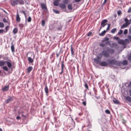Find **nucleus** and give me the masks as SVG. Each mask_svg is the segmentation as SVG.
Masks as SVG:
<instances>
[{
  "instance_id": "1",
  "label": "nucleus",
  "mask_w": 131,
  "mask_h": 131,
  "mask_svg": "<svg viewBox=\"0 0 131 131\" xmlns=\"http://www.w3.org/2000/svg\"><path fill=\"white\" fill-rule=\"evenodd\" d=\"M107 61L108 63L105 61H103L100 63V65L102 66H106L109 64H115L116 66H119L121 64V62H118L115 60V59H112V60H107Z\"/></svg>"
},
{
  "instance_id": "2",
  "label": "nucleus",
  "mask_w": 131,
  "mask_h": 131,
  "mask_svg": "<svg viewBox=\"0 0 131 131\" xmlns=\"http://www.w3.org/2000/svg\"><path fill=\"white\" fill-rule=\"evenodd\" d=\"M114 52V49L108 47L106 50H104L102 51L103 56L106 57H108L110 54H112Z\"/></svg>"
},
{
  "instance_id": "3",
  "label": "nucleus",
  "mask_w": 131,
  "mask_h": 131,
  "mask_svg": "<svg viewBox=\"0 0 131 131\" xmlns=\"http://www.w3.org/2000/svg\"><path fill=\"white\" fill-rule=\"evenodd\" d=\"M107 22V19H105L103 20L101 23V26L100 27V28L99 30H100L102 28V27H104L107 24L106 23Z\"/></svg>"
},
{
  "instance_id": "4",
  "label": "nucleus",
  "mask_w": 131,
  "mask_h": 131,
  "mask_svg": "<svg viewBox=\"0 0 131 131\" xmlns=\"http://www.w3.org/2000/svg\"><path fill=\"white\" fill-rule=\"evenodd\" d=\"M128 17H131V15H130L128 16ZM124 21L125 23L127 24V25H129L131 23V18L129 20H128L127 18H125L124 19Z\"/></svg>"
},
{
  "instance_id": "5",
  "label": "nucleus",
  "mask_w": 131,
  "mask_h": 131,
  "mask_svg": "<svg viewBox=\"0 0 131 131\" xmlns=\"http://www.w3.org/2000/svg\"><path fill=\"white\" fill-rule=\"evenodd\" d=\"M13 100V98L12 97L9 96L8 98V99L6 100L5 102L6 103H9L11 101Z\"/></svg>"
},
{
  "instance_id": "6",
  "label": "nucleus",
  "mask_w": 131,
  "mask_h": 131,
  "mask_svg": "<svg viewBox=\"0 0 131 131\" xmlns=\"http://www.w3.org/2000/svg\"><path fill=\"white\" fill-rule=\"evenodd\" d=\"M41 6L42 9L43 10H47V6L44 3H41Z\"/></svg>"
},
{
  "instance_id": "7",
  "label": "nucleus",
  "mask_w": 131,
  "mask_h": 131,
  "mask_svg": "<svg viewBox=\"0 0 131 131\" xmlns=\"http://www.w3.org/2000/svg\"><path fill=\"white\" fill-rule=\"evenodd\" d=\"M103 56V55L102 52L101 53H99L98 54L97 58L99 59H101L102 58Z\"/></svg>"
},
{
  "instance_id": "8",
  "label": "nucleus",
  "mask_w": 131,
  "mask_h": 131,
  "mask_svg": "<svg viewBox=\"0 0 131 131\" xmlns=\"http://www.w3.org/2000/svg\"><path fill=\"white\" fill-rule=\"evenodd\" d=\"M33 69V68L31 66L29 67L27 69V71L26 72L29 73Z\"/></svg>"
},
{
  "instance_id": "9",
  "label": "nucleus",
  "mask_w": 131,
  "mask_h": 131,
  "mask_svg": "<svg viewBox=\"0 0 131 131\" xmlns=\"http://www.w3.org/2000/svg\"><path fill=\"white\" fill-rule=\"evenodd\" d=\"M118 43L120 44L124 45H125V43L124 41L122 40H120L118 41Z\"/></svg>"
},
{
  "instance_id": "10",
  "label": "nucleus",
  "mask_w": 131,
  "mask_h": 131,
  "mask_svg": "<svg viewBox=\"0 0 131 131\" xmlns=\"http://www.w3.org/2000/svg\"><path fill=\"white\" fill-rule=\"evenodd\" d=\"M118 62H121V64L119 66H120L122 64L124 65H126L128 63L127 61L126 60H124L122 62H121L120 61H118Z\"/></svg>"
},
{
  "instance_id": "11",
  "label": "nucleus",
  "mask_w": 131,
  "mask_h": 131,
  "mask_svg": "<svg viewBox=\"0 0 131 131\" xmlns=\"http://www.w3.org/2000/svg\"><path fill=\"white\" fill-rule=\"evenodd\" d=\"M59 7L62 9L65 8L66 7V6L63 3H61L59 5Z\"/></svg>"
},
{
  "instance_id": "12",
  "label": "nucleus",
  "mask_w": 131,
  "mask_h": 131,
  "mask_svg": "<svg viewBox=\"0 0 131 131\" xmlns=\"http://www.w3.org/2000/svg\"><path fill=\"white\" fill-rule=\"evenodd\" d=\"M45 91L46 93V95L47 96H48V89L47 85L45 86Z\"/></svg>"
},
{
  "instance_id": "13",
  "label": "nucleus",
  "mask_w": 131,
  "mask_h": 131,
  "mask_svg": "<svg viewBox=\"0 0 131 131\" xmlns=\"http://www.w3.org/2000/svg\"><path fill=\"white\" fill-rule=\"evenodd\" d=\"M9 88V85L6 86H4L3 88H2V90L3 91H7L8 89Z\"/></svg>"
},
{
  "instance_id": "14",
  "label": "nucleus",
  "mask_w": 131,
  "mask_h": 131,
  "mask_svg": "<svg viewBox=\"0 0 131 131\" xmlns=\"http://www.w3.org/2000/svg\"><path fill=\"white\" fill-rule=\"evenodd\" d=\"M101 59H100L99 58H94V61L96 63H99L100 62V60Z\"/></svg>"
},
{
  "instance_id": "15",
  "label": "nucleus",
  "mask_w": 131,
  "mask_h": 131,
  "mask_svg": "<svg viewBox=\"0 0 131 131\" xmlns=\"http://www.w3.org/2000/svg\"><path fill=\"white\" fill-rule=\"evenodd\" d=\"M20 20V18L19 17V15L18 13H17L16 17V20L17 22H19Z\"/></svg>"
},
{
  "instance_id": "16",
  "label": "nucleus",
  "mask_w": 131,
  "mask_h": 131,
  "mask_svg": "<svg viewBox=\"0 0 131 131\" xmlns=\"http://www.w3.org/2000/svg\"><path fill=\"white\" fill-rule=\"evenodd\" d=\"M109 40V38L107 37H105L104 38L103 40L102 41V42H104L106 41H108Z\"/></svg>"
},
{
  "instance_id": "17",
  "label": "nucleus",
  "mask_w": 131,
  "mask_h": 131,
  "mask_svg": "<svg viewBox=\"0 0 131 131\" xmlns=\"http://www.w3.org/2000/svg\"><path fill=\"white\" fill-rule=\"evenodd\" d=\"M125 99L127 101L129 102H131V97L129 96H127L126 97Z\"/></svg>"
},
{
  "instance_id": "18",
  "label": "nucleus",
  "mask_w": 131,
  "mask_h": 131,
  "mask_svg": "<svg viewBox=\"0 0 131 131\" xmlns=\"http://www.w3.org/2000/svg\"><path fill=\"white\" fill-rule=\"evenodd\" d=\"M71 50L72 54L73 55H74V51L73 50V49L72 45H71Z\"/></svg>"
},
{
  "instance_id": "19",
  "label": "nucleus",
  "mask_w": 131,
  "mask_h": 131,
  "mask_svg": "<svg viewBox=\"0 0 131 131\" xmlns=\"http://www.w3.org/2000/svg\"><path fill=\"white\" fill-rule=\"evenodd\" d=\"M12 45L11 46V48L12 51L13 52H15V48L13 44L12 43Z\"/></svg>"
},
{
  "instance_id": "20",
  "label": "nucleus",
  "mask_w": 131,
  "mask_h": 131,
  "mask_svg": "<svg viewBox=\"0 0 131 131\" xmlns=\"http://www.w3.org/2000/svg\"><path fill=\"white\" fill-rule=\"evenodd\" d=\"M113 103L115 104H119V102L116 99L114 98V99L113 100Z\"/></svg>"
},
{
  "instance_id": "21",
  "label": "nucleus",
  "mask_w": 131,
  "mask_h": 131,
  "mask_svg": "<svg viewBox=\"0 0 131 131\" xmlns=\"http://www.w3.org/2000/svg\"><path fill=\"white\" fill-rule=\"evenodd\" d=\"M106 32V31H105V30H104L103 31H102L101 33H100L99 35L100 36H103L105 35Z\"/></svg>"
},
{
  "instance_id": "22",
  "label": "nucleus",
  "mask_w": 131,
  "mask_h": 131,
  "mask_svg": "<svg viewBox=\"0 0 131 131\" xmlns=\"http://www.w3.org/2000/svg\"><path fill=\"white\" fill-rule=\"evenodd\" d=\"M5 62L3 61H0V66H2L5 64Z\"/></svg>"
},
{
  "instance_id": "23",
  "label": "nucleus",
  "mask_w": 131,
  "mask_h": 131,
  "mask_svg": "<svg viewBox=\"0 0 131 131\" xmlns=\"http://www.w3.org/2000/svg\"><path fill=\"white\" fill-rule=\"evenodd\" d=\"M62 64L61 65V70H63L64 68L65 67V66L64 64L63 61L61 62Z\"/></svg>"
},
{
  "instance_id": "24",
  "label": "nucleus",
  "mask_w": 131,
  "mask_h": 131,
  "mask_svg": "<svg viewBox=\"0 0 131 131\" xmlns=\"http://www.w3.org/2000/svg\"><path fill=\"white\" fill-rule=\"evenodd\" d=\"M28 61L30 63H32L33 62V60L31 57H28Z\"/></svg>"
},
{
  "instance_id": "25",
  "label": "nucleus",
  "mask_w": 131,
  "mask_h": 131,
  "mask_svg": "<svg viewBox=\"0 0 131 131\" xmlns=\"http://www.w3.org/2000/svg\"><path fill=\"white\" fill-rule=\"evenodd\" d=\"M5 62H6L7 63L8 67L9 68H10L11 67L12 64L10 62L8 61H5Z\"/></svg>"
},
{
  "instance_id": "26",
  "label": "nucleus",
  "mask_w": 131,
  "mask_h": 131,
  "mask_svg": "<svg viewBox=\"0 0 131 131\" xmlns=\"http://www.w3.org/2000/svg\"><path fill=\"white\" fill-rule=\"evenodd\" d=\"M68 7L69 9L72 10V5L71 4H69L68 5Z\"/></svg>"
},
{
  "instance_id": "27",
  "label": "nucleus",
  "mask_w": 131,
  "mask_h": 131,
  "mask_svg": "<svg viewBox=\"0 0 131 131\" xmlns=\"http://www.w3.org/2000/svg\"><path fill=\"white\" fill-rule=\"evenodd\" d=\"M127 25L125 23L121 27V29H123L124 28L126 27H127Z\"/></svg>"
},
{
  "instance_id": "28",
  "label": "nucleus",
  "mask_w": 131,
  "mask_h": 131,
  "mask_svg": "<svg viewBox=\"0 0 131 131\" xmlns=\"http://www.w3.org/2000/svg\"><path fill=\"white\" fill-rule=\"evenodd\" d=\"M59 2L55 1L53 2V4L56 6H57L58 5Z\"/></svg>"
},
{
  "instance_id": "29",
  "label": "nucleus",
  "mask_w": 131,
  "mask_h": 131,
  "mask_svg": "<svg viewBox=\"0 0 131 131\" xmlns=\"http://www.w3.org/2000/svg\"><path fill=\"white\" fill-rule=\"evenodd\" d=\"M18 31V29L16 28H15L13 30V32L14 34H16Z\"/></svg>"
},
{
  "instance_id": "30",
  "label": "nucleus",
  "mask_w": 131,
  "mask_h": 131,
  "mask_svg": "<svg viewBox=\"0 0 131 131\" xmlns=\"http://www.w3.org/2000/svg\"><path fill=\"white\" fill-rule=\"evenodd\" d=\"M116 31V28H114L111 30V32L113 34H114Z\"/></svg>"
},
{
  "instance_id": "31",
  "label": "nucleus",
  "mask_w": 131,
  "mask_h": 131,
  "mask_svg": "<svg viewBox=\"0 0 131 131\" xmlns=\"http://www.w3.org/2000/svg\"><path fill=\"white\" fill-rule=\"evenodd\" d=\"M84 86L86 89H87V90H89V88L88 87V86L86 82H85V84L84 85Z\"/></svg>"
},
{
  "instance_id": "32",
  "label": "nucleus",
  "mask_w": 131,
  "mask_h": 131,
  "mask_svg": "<svg viewBox=\"0 0 131 131\" xmlns=\"http://www.w3.org/2000/svg\"><path fill=\"white\" fill-rule=\"evenodd\" d=\"M69 0H64L63 2L64 4H67Z\"/></svg>"
},
{
  "instance_id": "33",
  "label": "nucleus",
  "mask_w": 131,
  "mask_h": 131,
  "mask_svg": "<svg viewBox=\"0 0 131 131\" xmlns=\"http://www.w3.org/2000/svg\"><path fill=\"white\" fill-rule=\"evenodd\" d=\"M2 68L4 70H5L6 71H8V68L6 66L3 67Z\"/></svg>"
},
{
  "instance_id": "34",
  "label": "nucleus",
  "mask_w": 131,
  "mask_h": 131,
  "mask_svg": "<svg viewBox=\"0 0 131 131\" xmlns=\"http://www.w3.org/2000/svg\"><path fill=\"white\" fill-rule=\"evenodd\" d=\"M45 24V21L44 20H42L41 22V25L42 26H43Z\"/></svg>"
},
{
  "instance_id": "35",
  "label": "nucleus",
  "mask_w": 131,
  "mask_h": 131,
  "mask_svg": "<svg viewBox=\"0 0 131 131\" xmlns=\"http://www.w3.org/2000/svg\"><path fill=\"white\" fill-rule=\"evenodd\" d=\"M105 112L106 113L108 114H110V112L108 110H106L105 111Z\"/></svg>"
},
{
  "instance_id": "36",
  "label": "nucleus",
  "mask_w": 131,
  "mask_h": 131,
  "mask_svg": "<svg viewBox=\"0 0 131 131\" xmlns=\"http://www.w3.org/2000/svg\"><path fill=\"white\" fill-rule=\"evenodd\" d=\"M4 26V24L3 23L0 22V27L3 28Z\"/></svg>"
},
{
  "instance_id": "37",
  "label": "nucleus",
  "mask_w": 131,
  "mask_h": 131,
  "mask_svg": "<svg viewBox=\"0 0 131 131\" xmlns=\"http://www.w3.org/2000/svg\"><path fill=\"white\" fill-rule=\"evenodd\" d=\"M31 17L30 16L27 19V21L28 22H30L31 21Z\"/></svg>"
},
{
  "instance_id": "38",
  "label": "nucleus",
  "mask_w": 131,
  "mask_h": 131,
  "mask_svg": "<svg viewBox=\"0 0 131 131\" xmlns=\"http://www.w3.org/2000/svg\"><path fill=\"white\" fill-rule=\"evenodd\" d=\"M110 26L111 25L110 24H108L107 27L106 29V30L107 31L109 30L110 28Z\"/></svg>"
},
{
  "instance_id": "39",
  "label": "nucleus",
  "mask_w": 131,
  "mask_h": 131,
  "mask_svg": "<svg viewBox=\"0 0 131 131\" xmlns=\"http://www.w3.org/2000/svg\"><path fill=\"white\" fill-rule=\"evenodd\" d=\"M123 32V31L121 30H120L118 32V34L119 35H121Z\"/></svg>"
},
{
  "instance_id": "40",
  "label": "nucleus",
  "mask_w": 131,
  "mask_h": 131,
  "mask_svg": "<svg viewBox=\"0 0 131 131\" xmlns=\"http://www.w3.org/2000/svg\"><path fill=\"white\" fill-rule=\"evenodd\" d=\"M117 14L118 15H120L122 14V12L121 10L118 11L117 12Z\"/></svg>"
},
{
  "instance_id": "41",
  "label": "nucleus",
  "mask_w": 131,
  "mask_h": 131,
  "mask_svg": "<svg viewBox=\"0 0 131 131\" xmlns=\"http://www.w3.org/2000/svg\"><path fill=\"white\" fill-rule=\"evenodd\" d=\"M22 12L23 13L25 16V17L26 18V14L25 11L23 10L22 11Z\"/></svg>"
},
{
  "instance_id": "42",
  "label": "nucleus",
  "mask_w": 131,
  "mask_h": 131,
  "mask_svg": "<svg viewBox=\"0 0 131 131\" xmlns=\"http://www.w3.org/2000/svg\"><path fill=\"white\" fill-rule=\"evenodd\" d=\"M127 12L128 13H130L131 12V6L129 8Z\"/></svg>"
},
{
  "instance_id": "43",
  "label": "nucleus",
  "mask_w": 131,
  "mask_h": 131,
  "mask_svg": "<svg viewBox=\"0 0 131 131\" xmlns=\"http://www.w3.org/2000/svg\"><path fill=\"white\" fill-rule=\"evenodd\" d=\"M105 44L103 43H101L100 44V46L102 47H103L105 46Z\"/></svg>"
},
{
  "instance_id": "44",
  "label": "nucleus",
  "mask_w": 131,
  "mask_h": 131,
  "mask_svg": "<svg viewBox=\"0 0 131 131\" xmlns=\"http://www.w3.org/2000/svg\"><path fill=\"white\" fill-rule=\"evenodd\" d=\"M53 11H54V12L56 14H59L60 13V12L58 10H53Z\"/></svg>"
},
{
  "instance_id": "45",
  "label": "nucleus",
  "mask_w": 131,
  "mask_h": 131,
  "mask_svg": "<svg viewBox=\"0 0 131 131\" xmlns=\"http://www.w3.org/2000/svg\"><path fill=\"white\" fill-rule=\"evenodd\" d=\"M128 30L127 29H125L124 30V34H126L127 33Z\"/></svg>"
},
{
  "instance_id": "46",
  "label": "nucleus",
  "mask_w": 131,
  "mask_h": 131,
  "mask_svg": "<svg viewBox=\"0 0 131 131\" xmlns=\"http://www.w3.org/2000/svg\"><path fill=\"white\" fill-rule=\"evenodd\" d=\"M92 34V32H89L87 34V36H90Z\"/></svg>"
},
{
  "instance_id": "47",
  "label": "nucleus",
  "mask_w": 131,
  "mask_h": 131,
  "mask_svg": "<svg viewBox=\"0 0 131 131\" xmlns=\"http://www.w3.org/2000/svg\"><path fill=\"white\" fill-rule=\"evenodd\" d=\"M125 42L127 43H129V40L127 39H125Z\"/></svg>"
},
{
  "instance_id": "48",
  "label": "nucleus",
  "mask_w": 131,
  "mask_h": 131,
  "mask_svg": "<svg viewBox=\"0 0 131 131\" xmlns=\"http://www.w3.org/2000/svg\"><path fill=\"white\" fill-rule=\"evenodd\" d=\"M128 38L131 42V36L129 35L128 36Z\"/></svg>"
},
{
  "instance_id": "49",
  "label": "nucleus",
  "mask_w": 131,
  "mask_h": 131,
  "mask_svg": "<svg viewBox=\"0 0 131 131\" xmlns=\"http://www.w3.org/2000/svg\"><path fill=\"white\" fill-rule=\"evenodd\" d=\"M9 26H6L5 28V29L6 30V31H5L6 32H7V31L8 29V28Z\"/></svg>"
},
{
  "instance_id": "50",
  "label": "nucleus",
  "mask_w": 131,
  "mask_h": 131,
  "mask_svg": "<svg viewBox=\"0 0 131 131\" xmlns=\"http://www.w3.org/2000/svg\"><path fill=\"white\" fill-rule=\"evenodd\" d=\"M128 59L130 62L131 61V57L129 56L128 57Z\"/></svg>"
},
{
  "instance_id": "51",
  "label": "nucleus",
  "mask_w": 131,
  "mask_h": 131,
  "mask_svg": "<svg viewBox=\"0 0 131 131\" xmlns=\"http://www.w3.org/2000/svg\"><path fill=\"white\" fill-rule=\"evenodd\" d=\"M82 104L85 106L86 105V101H83L82 102Z\"/></svg>"
},
{
  "instance_id": "52",
  "label": "nucleus",
  "mask_w": 131,
  "mask_h": 131,
  "mask_svg": "<svg viewBox=\"0 0 131 131\" xmlns=\"http://www.w3.org/2000/svg\"><path fill=\"white\" fill-rule=\"evenodd\" d=\"M17 2L16 1V0H15V1H13V3L14 4H16V5L18 4V3H17Z\"/></svg>"
},
{
  "instance_id": "53",
  "label": "nucleus",
  "mask_w": 131,
  "mask_h": 131,
  "mask_svg": "<svg viewBox=\"0 0 131 131\" xmlns=\"http://www.w3.org/2000/svg\"><path fill=\"white\" fill-rule=\"evenodd\" d=\"M19 26L20 27H22L23 26V25L22 24H19Z\"/></svg>"
},
{
  "instance_id": "54",
  "label": "nucleus",
  "mask_w": 131,
  "mask_h": 131,
  "mask_svg": "<svg viewBox=\"0 0 131 131\" xmlns=\"http://www.w3.org/2000/svg\"><path fill=\"white\" fill-rule=\"evenodd\" d=\"M74 1L75 2H80L81 0H74Z\"/></svg>"
},
{
  "instance_id": "55",
  "label": "nucleus",
  "mask_w": 131,
  "mask_h": 131,
  "mask_svg": "<svg viewBox=\"0 0 131 131\" xmlns=\"http://www.w3.org/2000/svg\"><path fill=\"white\" fill-rule=\"evenodd\" d=\"M107 1V0H104V2L103 3V5L105 4L106 3Z\"/></svg>"
},
{
  "instance_id": "56",
  "label": "nucleus",
  "mask_w": 131,
  "mask_h": 131,
  "mask_svg": "<svg viewBox=\"0 0 131 131\" xmlns=\"http://www.w3.org/2000/svg\"><path fill=\"white\" fill-rule=\"evenodd\" d=\"M3 21L5 23H6L7 22V21L5 18H4L3 19Z\"/></svg>"
},
{
  "instance_id": "57",
  "label": "nucleus",
  "mask_w": 131,
  "mask_h": 131,
  "mask_svg": "<svg viewBox=\"0 0 131 131\" xmlns=\"http://www.w3.org/2000/svg\"><path fill=\"white\" fill-rule=\"evenodd\" d=\"M4 30L3 29H0V33H3Z\"/></svg>"
},
{
  "instance_id": "58",
  "label": "nucleus",
  "mask_w": 131,
  "mask_h": 131,
  "mask_svg": "<svg viewBox=\"0 0 131 131\" xmlns=\"http://www.w3.org/2000/svg\"><path fill=\"white\" fill-rule=\"evenodd\" d=\"M95 98L97 99H100V96H95Z\"/></svg>"
},
{
  "instance_id": "59",
  "label": "nucleus",
  "mask_w": 131,
  "mask_h": 131,
  "mask_svg": "<svg viewBox=\"0 0 131 131\" xmlns=\"http://www.w3.org/2000/svg\"><path fill=\"white\" fill-rule=\"evenodd\" d=\"M63 70H61V72L59 73V74L60 75H61L63 73Z\"/></svg>"
},
{
  "instance_id": "60",
  "label": "nucleus",
  "mask_w": 131,
  "mask_h": 131,
  "mask_svg": "<svg viewBox=\"0 0 131 131\" xmlns=\"http://www.w3.org/2000/svg\"><path fill=\"white\" fill-rule=\"evenodd\" d=\"M20 117L19 116H17L16 117V119L17 120H18L20 119Z\"/></svg>"
},
{
  "instance_id": "61",
  "label": "nucleus",
  "mask_w": 131,
  "mask_h": 131,
  "mask_svg": "<svg viewBox=\"0 0 131 131\" xmlns=\"http://www.w3.org/2000/svg\"><path fill=\"white\" fill-rule=\"evenodd\" d=\"M113 45L115 46H117V44L116 43H113L112 44Z\"/></svg>"
},
{
  "instance_id": "62",
  "label": "nucleus",
  "mask_w": 131,
  "mask_h": 131,
  "mask_svg": "<svg viewBox=\"0 0 131 131\" xmlns=\"http://www.w3.org/2000/svg\"><path fill=\"white\" fill-rule=\"evenodd\" d=\"M56 55L57 57H58L59 56V54L58 53H56Z\"/></svg>"
},
{
  "instance_id": "63",
  "label": "nucleus",
  "mask_w": 131,
  "mask_h": 131,
  "mask_svg": "<svg viewBox=\"0 0 131 131\" xmlns=\"http://www.w3.org/2000/svg\"><path fill=\"white\" fill-rule=\"evenodd\" d=\"M68 107L69 108V110L71 112L72 111V110L70 108V107Z\"/></svg>"
},
{
  "instance_id": "64",
  "label": "nucleus",
  "mask_w": 131,
  "mask_h": 131,
  "mask_svg": "<svg viewBox=\"0 0 131 131\" xmlns=\"http://www.w3.org/2000/svg\"><path fill=\"white\" fill-rule=\"evenodd\" d=\"M55 1L59 2L61 0H55Z\"/></svg>"
}]
</instances>
